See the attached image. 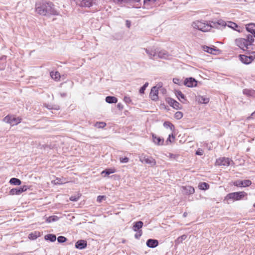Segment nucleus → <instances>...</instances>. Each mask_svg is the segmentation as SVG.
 I'll return each mask as SVG.
<instances>
[{
  "label": "nucleus",
  "instance_id": "38",
  "mask_svg": "<svg viewBox=\"0 0 255 255\" xmlns=\"http://www.w3.org/2000/svg\"><path fill=\"white\" fill-rule=\"evenodd\" d=\"M9 183L11 184L14 185H19L21 184V181L16 178H12L10 179Z\"/></svg>",
  "mask_w": 255,
  "mask_h": 255
},
{
  "label": "nucleus",
  "instance_id": "34",
  "mask_svg": "<svg viewBox=\"0 0 255 255\" xmlns=\"http://www.w3.org/2000/svg\"><path fill=\"white\" fill-rule=\"evenodd\" d=\"M243 93L249 96L255 97V91L250 89H245L243 91Z\"/></svg>",
  "mask_w": 255,
  "mask_h": 255
},
{
  "label": "nucleus",
  "instance_id": "57",
  "mask_svg": "<svg viewBox=\"0 0 255 255\" xmlns=\"http://www.w3.org/2000/svg\"><path fill=\"white\" fill-rule=\"evenodd\" d=\"M130 25V22L129 21L127 20V26L128 27H129Z\"/></svg>",
  "mask_w": 255,
  "mask_h": 255
},
{
  "label": "nucleus",
  "instance_id": "29",
  "mask_svg": "<svg viewBox=\"0 0 255 255\" xmlns=\"http://www.w3.org/2000/svg\"><path fill=\"white\" fill-rule=\"evenodd\" d=\"M105 100L107 103L109 104L116 103L118 102L117 98L114 96H107Z\"/></svg>",
  "mask_w": 255,
  "mask_h": 255
},
{
  "label": "nucleus",
  "instance_id": "33",
  "mask_svg": "<svg viewBox=\"0 0 255 255\" xmlns=\"http://www.w3.org/2000/svg\"><path fill=\"white\" fill-rule=\"evenodd\" d=\"M198 188L200 190H206L209 188V185L206 182H201L198 185Z\"/></svg>",
  "mask_w": 255,
  "mask_h": 255
},
{
  "label": "nucleus",
  "instance_id": "7",
  "mask_svg": "<svg viewBox=\"0 0 255 255\" xmlns=\"http://www.w3.org/2000/svg\"><path fill=\"white\" fill-rule=\"evenodd\" d=\"M252 184L251 180L249 179L241 180H237L233 182V185L239 187H247Z\"/></svg>",
  "mask_w": 255,
  "mask_h": 255
},
{
  "label": "nucleus",
  "instance_id": "23",
  "mask_svg": "<svg viewBox=\"0 0 255 255\" xmlns=\"http://www.w3.org/2000/svg\"><path fill=\"white\" fill-rule=\"evenodd\" d=\"M153 142L157 145H161L163 144L164 139L157 136L155 134H152Z\"/></svg>",
  "mask_w": 255,
  "mask_h": 255
},
{
  "label": "nucleus",
  "instance_id": "2",
  "mask_svg": "<svg viewBox=\"0 0 255 255\" xmlns=\"http://www.w3.org/2000/svg\"><path fill=\"white\" fill-rule=\"evenodd\" d=\"M192 26L194 28L197 29L203 32L208 31L210 30L211 28V24H209L208 23L200 21H196L192 23Z\"/></svg>",
  "mask_w": 255,
  "mask_h": 255
},
{
  "label": "nucleus",
  "instance_id": "48",
  "mask_svg": "<svg viewBox=\"0 0 255 255\" xmlns=\"http://www.w3.org/2000/svg\"><path fill=\"white\" fill-rule=\"evenodd\" d=\"M120 162L121 163H127V162H128L129 159H128V158L127 157H121L120 158Z\"/></svg>",
  "mask_w": 255,
  "mask_h": 255
},
{
  "label": "nucleus",
  "instance_id": "51",
  "mask_svg": "<svg viewBox=\"0 0 255 255\" xmlns=\"http://www.w3.org/2000/svg\"><path fill=\"white\" fill-rule=\"evenodd\" d=\"M203 153L204 152L202 149H198L196 152V154L198 155H202Z\"/></svg>",
  "mask_w": 255,
  "mask_h": 255
},
{
  "label": "nucleus",
  "instance_id": "26",
  "mask_svg": "<svg viewBox=\"0 0 255 255\" xmlns=\"http://www.w3.org/2000/svg\"><path fill=\"white\" fill-rule=\"evenodd\" d=\"M203 49L205 52H207L209 53L213 54H216L215 52L218 51V50L216 49L214 47H210L207 46H204L203 47Z\"/></svg>",
  "mask_w": 255,
  "mask_h": 255
},
{
  "label": "nucleus",
  "instance_id": "27",
  "mask_svg": "<svg viewBox=\"0 0 255 255\" xmlns=\"http://www.w3.org/2000/svg\"><path fill=\"white\" fill-rule=\"evenodd\" d=\"M187 238V235H183L180 237H179L175 241V247H177L179 244L182 243L183 241H184Z\"/></svg>",
  "mask_w": 255,
  "mask_h": 255
},
{
  "label": "nucleus",
  "instance_id": "46",
  "mask_svg": "<svg viewBox=\"0 0 255 255\" xmlns=\"http://www.w3.org/2000/svg\"><path fill=\"white\" fill-rule=\"evenodd\" d=\"M173 82L178 85H181L182 84V81L178 78H173Z\"/></svg>",
  "mask_w": 255,
  "mask_h": 255
},
{
  "label": "nucleus",
  "instance_id": "20",
  "mask_svg": "<svg viewBox=\"0 0 255 255\" xmlns=\"http://www.w3.org/2000/svg\"><path fill=\"white\" fill-rule=\"evenodd\" d=\"M182 192L187 195L192 194L195 192V189L190 186H183L182 187Z\"/></svg>",
  "mask_w": 255,
  "mask_h": 255
},
{
  "label": "nucleus",
  "instance_id": "22",
  "mask_svg": "<svg viewBox=\"0 0 255 255\" xmlns=\"http://www.w3.org/2000/svg\"><path fill=\"white\" fill-rule=\"evenodd\" d=\"M146 246L150 248H154L158 245V241L155 239H148L146 243Z\"/></svg>",
  "mask_w": 255,
  "mask_h": 255
},
{
  "label": "nucleus",
  "instance_id": "59",
  "mask_svg": "<svg viewBox=\"0 0 255 255\" xmlns=\"http://www.w3.org/2000/svg\"><path fill=\"white\" fill-rule=\"evenodd\" d=\"M148 82H146L142 86H143L145 88H146L148 86Z\"/></svg>",
  "mask_w": 255,
  "mask_h": 255
},
{
  "label": "nucleus",
  "instance_id": "41",
  "mask_svg": "<svg viewBox=\"0 0 255 255\" xmlns=\"http://www.w3.org/2000/svg\"><path fill=\"white\" fill-rule=\"evenodd\" d=\"M106 126L105 122H96L95 124V127L98 128H104Z\"/></svg>",
  "mask_w": 255,
  "mask_h": 255
},
{
  "label": "nucleus",
  "instance_id": "9",
  "mask_svg": "<svg viewBox=\"0 0 255 255\" xmlns=\"http://www.w3.org/2000/svg\"><path fill=\"white\" fill-rule=\"evenodd\" d=\"M21 119L19 118H15L11 116H7L3 119V121L5 123H9L11 125H17L20 123Z\"/></svg>",
  "mask_w": 255,
  "mask_h": 255
},
{
  "label": "nucleus",
  "instance_id": "10",
  "mask_svg": "<svg viewBox=\"0 0 255 255\" xmlns=\"http://www.w3.org/2000/svg\"><path fill=\"white\" fill-rule=\"evenodd\" d=\"M54 4L51 2H46V8L45 10H46V15L47 14H51V15H58V12L55 9L54 7Z\"/></svg>",
  "mask_w": 255,
  "mask_h": 255
},
{
  "label": "nucleus",
  "instance_id": "24",
  "mask_svg": "<svg viewBox=\"0 0 255 255\" xmlns=\"http://www.w3.org/2000/svg\"><path fill=\"white\" fill-rule=\"evenodd\" d=\"M196 101L200 104H207L209 102V98L203 96L196 97Z\"/></svg>",
  "mask_w": 255,
  "mask_h": 255
},
{
  "label": "nucleus",
  "instance_id": "14",
  "mask_svg": "<svg viewBox=\"0 0 255 255\" xmlns=\"http://www.w3.org/2000/svg\"><path fill=\"white\" fill-rule=\"evenodd\" d=\"M246 28L247 31L249 33H250L252 34H251L249 33L248 34H246V35L250 36H252V37L253 36H254L253 37V39H255V24L254 23L248 24L246 25Z\"/></svg>",
  "mask_w": 255,
  "mask_h": 255
},
{
  "label": "nucleus",
  "instance_id": "56",
  "mask_svg": "<svg viewBox=\"0 0 255 255\" xmlns=\"http://www.w3.org/2000/svg\"><path fill=\"white\" fill-rule=\"evenodd\" d=\"M60 95L61 97H65L67 95L66 93H60Z\"/></svg>",
  "mask_w": 255,
  "mask_h": 255
},
{
  "label": "nucleus",
  "instance_id": "45",
  "mask_svg": "<svg viewBox=\"0 0 255 255\" xmlns=\"http://www.w3.org/2000/svg\"><path fill=\"white\" fill-rule=\"evenodd\" d=\"M46 107L48 109H54L55 110H58L60 109L59 106L57 105L52 106L48 105L46 106Z\"/></svg>",
  "mask_w": 255,
  "mask_h": 255
},
{
  "label": "nucleus",
  "instance_id": "52",
  "mask_svg": "<svg viewBox=\"0 0 255 255\" xmlns=\"http://www.w3.org/2000/svg\"><path fill=\"white\" fill-rule=\"evenodd\" d=\"M142 235L141 230H140L138 232V233L135 234L134 237L136 239H138Z\"/></svg>",
  "mask_w": 255,
  "mask_h": 255
},
{
  "label": "nucleus",
  "instance_id": "19",
  "mask_svg": "<svg viewBox=\"0 0 255 255\" xmlns=\"http://www.w3.org/2000/svg\"><path fill=\"white\" fill-rule=\"evenodd\" d=\"M87 246V242L84 240H79L75 243V248L77 249L83 250Z\"/></svg>",
  "mask_w": 255,
  "mask_h": 255
},
{
  "label": "nucleus",
  "instance_id": "62",
  "mask_svg": "<svg viewBox=\"0 0 255 255\" xmlns=\"http://www.w3.org/2000/svg\"><path fill=\"white\" fill-rule=\"evenodd\" d=\"M253 206L255 208V204H254Z\"/></svg>",
  "mask_w": 255,
  "mask_h": 255
},
{
  "label": "nucleus",
  "instance_id": "4",
  "mask_svg": "<svg viewBox=\"0 0 255 255\" xmlns=\"http://www.w3.org/2000/svg\"><path fill=\"white\" fill-rule=\"evenodd\" d=\"M77 5L81 7L89 8L94 4L96 2L93 0H74Z\"/></svg>",
  "mask_w": 255,
  "mask_h": 255
},
{
  "label": "nucleus",
  "instance_id": "18",
  "mask_svg": "<svg viewBox=\"0 0 255 255\" xmlns=\"http://www.w3.org/2000/svg\"><path fill=\"white\" fill-rule=\"evenodd\" d=\"M211 28L215 27L217 29H220L222 27L227 26V23L225 21L220 19L219 20H218L217 21L212 22V23H211Z\"/></svg>",
  "mask_w": 255,
  "mask_h": 255
},
{
  "label": "nucleus",
  "instance_id": "17",
  "mask_svg": "<svg viewBox=\"0 0 255 255\" xmlns=\"http://www.w3.org/2000/svg\"><path fill=\"white\" fill-rule=\"evenodd\" d=\"M169 56L168 52L165 50H159L157 48V58L167 59Z\"/></svg>",
  "mask_w": 255,
  "mask_h": 255
},
{
  "label": "nucleus",
  "instance_id": "28",
  "mask_svg": "<svg viewBox=\"0 0 255 255\" xmlns=\"http://www.w3.org/2000/svg\"><path fill=\"white\" fill-rule=\"evenodd\" d=\"M228 27L232 28L237 31L240 32V30L238 29L239 26L235 22L232 21H228L227 23Z\"/></svg>",
  "mask_w": 255,
  "mask_h": 255
},
{
  "label": "nucleus",
  "instance_id": "54",
  "mask_svg": "<svg viewBox=\"0 0 255 255\" xmlns=\"http://www.w3.org/2000/svg\"><path fill=\"white\" fill-rule=\"evenodd\" d=\"M117 108H118L119 110H123V108H124V106L123 105V104H121V103H119V104H118V105H117Z\"/></svg>",
  "mask_w": 255,
  "mask_h": 255
},
{
  "label": "nucleus",
  "instance_id": "35",
  "mask_svg": "<svg viewBox=\"0 0 255 255\" xmlns=\"http://www.w3.org/2000/svg\"><path fill=\"white\" fill-rule=\"evenodd\" d=\"M50 76L52 79L56 81H58L60 77V73L58 72L52 71L50 72Z\"/></svg>",
  "mask_w": 255,
  "mask_h": 255
},
{
  "label": "nucleus",
  "instance_id": "39",
  "mask_svg": "<svg viewBox=\"0 0 255 255\" xmlns=\"http://www.w3.org/2000/svg\"><path fill=\"white\" fill-rule=\"evenodd\" d=\"M59 220V217L57 216H51L47 217L46 220L47 223H51L53 222L57 221Z\"/></svg>",
  "mask_w": 255,
  "mask_h": 255
},
{
  "label": "nucleus",
  "instance_id": "44",
  "mask_svg": "<svg viewBox=\"0 0 255 255\" xmlns=\"http://www.w3.org/2000/svg\"><path fill=\"white\" fill-rule=\"evenodd\" d=\"M80 196L79 194L71 196L70 197V200L72 201H77L79 199Z\"/></svg>",
  "mask_w": 255,
  "mask_h": 255
},
{
  "label": "nucleus",
  "instance_id": "31",
  "mask_svg": "<svg viewBox=\"0 0 255 255\" xmlns=\"http://www.w3.org/2000/svg\"><path fill=\"white\" fill-rule=\"evenodd\" d=\"M113 1L118 4H122L123 3H128L131 2H138L140 0H113Z\"/></svg>",
  "mask_w": 255,
  "mask_h": 255
},
{
  "label": "nucleus",
  "instance_id": "16",
  "mask_svg": "<svg viewBox=\"0 0 255 255\" xmlns=\"http://www.w3.org/2000/svg\"><path fill=\"white\" fill-rule=\"evenodd\" d=\"M231 159L229 158L221 157L216 160V164L218 165L229 166L230 164Z\"/></svg>",
  "mask_w": 255,
  "mask_h": 255
},
{
  "label": "nucleus",
  "instance_id": "15",
  "mask_svg": "<svg viewBox=\"0 0 255 255\" xmlns=\"http://www.w3.org/2000/svg\"><path fill=\"white\" fill-rule=\"evenodd\" d=\"M158 88L156 86L153 87L150 91L149 97L153 101H156L158 99Z\"/></svg>",
  "mask_w": 255,
  "mask_h": 255
},
{
  "label": "nucleus",
  "instance_id": "5",
  "mask_svg": "<svg viewBox=\"0 0 255 255\" xmlns=\"http://www.w3.org/2000/svg\"><path fill=\"white\" fill-rule=\"evenodd\" d=\"M139 160L142 163L149 164L151 166H154L156 163L155 160L152 157H149L143 154L139 156Z\"/></svg>",
  "mask_w": 255,
  "mask_h": 255
},
{
  "label": "nucleus",
  "instance_id": "6",
  "mask_svg": "<svg viewBox=\"0 0 255 255\" xmlns=\"http://www.w3.org/2000/svg\"><path fill=\"white\" fill-rule=\"evenodd\" d=\"M143 50L145 51L149 59L152 60L156 59L157 48L153 46L148 48H144Z\"/></svg>",
  "mask_w": 255,
  "mask_h": 255
},
{
  "label": "nucleus",
  "instance_id": "40",
  "mask_svg": "<svg viewBox=\"0 0 255 255\" xmlns=\"http://www.w3.org/2000/svg\"><path fill=\"white\" fill-rule=\"evenodd\" d=\"M175 94L179 100L181 101L180 99L186 100L184 95L180 91H176Z\"/></svg>",
  "mask_w": 255,
  "mask_h": 255
},
{
  "label": "nucleus",
  "instance_id": "11",
  "mask_svg": "<svg viewBox=\"0 0 255 255\" xmlns=\"http://www.w3.org/2000/svg\"><path fill=\"white\" fill-rule=\"evenodd\" d=\"M252 53L254 54V56L252 55L246 56L245 55H240V60L245 64H249L251 63L255 57V52H253Z\"/></svg>",
  "mask_w": 255,
  "mask_h": 255
},
{
  "label": "nucleus",
  "instance_id": "49",
  "mask_svg": "<svg viewBox=\"0 0 255 255\" xmlns=\"http://www.w3.org/2000/svg\"><path fill=\"white\" fill-rule=\"evenodd\" d=\"M124 100L127 104H129L131 102V100L129 97L125 96Z\"/></svg>",
  "mask_w": 255,
  "mask_h": 255
},
{
  "label": "nucleus",
  "instance_id": "55",
  "mask_svg": "<svg viewBox=\"0 0 255 255\" xmlns=\"http://www.w3.org/2000/svg\"><path fill=\"white\" fill-rule=\"evenodd\" d=\"M29 238H31V239H35L36 238V236H33V234H29Z\"/></svg>",
  "mask_w": 255,
  "mask_h": 255
},
{
  "label": "nucleus",
  "instance_id": "13",
  "mask_svg": "<svg viewBox=\"0 0 255 255\" xmlns=\"http://www.w3.org/2000/svg\"><path fill=\"white\" fill-rule=\"evenodd\" d=\"M27 187L26 186L24 185L20 187L12 188L9 191V194L12 195H18L21 194L22 192L26 191Z\"/></svg>",
  "mask_w": 255,
  "mask_h": 255
},
{
  "label": "nucleus",
  "instance_id": "12",
  "mask_svg": "<svg viewBox=\"0 0 255 255\" xmlns=\"http://www.w3.org/2000/svg\"><path fill=\"white\" fill-rule=\"evenodd\" d=\"M197 81L194 78H187L185 79L183 83L188 87H195L197 85Z\"/></svg>",
  "mask_w": 255,
  "mask_h": 255
},
{
  "label": "nucleus",
  "instance_id": "37",
  "mask_svg": "<svg viewBox=\"0 0 255 255\" xmlns=\"http://www.w3.org/2000/svg\"><path fill=\"white\" fill-rule=\"evenodd\" d=\"M115 169L112 168L106 169L102 172V174H105L104 176H108L110 174L115 172Z\"/></svg>",
  "mask_w": 255,
  "mask_h": 255
},
{
  "label": "nucleus",
  "instance_id": "30",
  "mask_svg": "<svg viewBox=\"0 0 255 255\" xmlns=\"http://www.w3.org/2000/svg\"><path fill=\"white\" fill-rule=\"evenodd\" d=\"M157 0H144V6L148 8L149 6H152Z\"/></svg>",
  "mask_w": 255,
  "mask_h": 255
},
{
  "label": "nucleus",
  "instance_id": "60",
  "mask_svg": "<svg viewBox=\"0 0 255 255\" xmlns=\"http://www.w3.org/2000/svg\"><path fill=\"white\" fill-rule=\"evenodd\" d=\"M252 116L255 117V112L252 113Z\"/></svg>",
  "mask_w": 255,
  "mask_h": 255
},
{
  "label": "nucleus",
  "instance_id": "32",
  "mask_svg": "<svg viewBox=\"0 0 255 255\" xmlns=\"http://www.w3.org/2000/svg\"><path fill=\"white\" fill-rule=\"evenodd\" d=\"M44 238L46 240H49L50 242H53L56 240V236L54 234H47L45 236Z\"/></svg>",
  "mask_w": 255,
  "mask_h": 255
},
{
  "label": "nucleus",
  "instance_id": "36",
  "mask_svg": "<svg viewBox=\"0 0 255 255\" xmlns=\"http://www.w3.org/2000/svg\"><path fill=\"white\" fill-rule=\"evenodd\" d=\"M163 126L164 128H169L171 131H173L174 129V125L170 122L166 121L163 123Z\"/></svg>",
  "mask_w": 255,
  "mask_h": 255
},
{
  "label": "nucleus",
  "instance_id": "50",
  "mask_svg": "<svg viewBox=\"0 0 255 255\" xmlns=\"http://www.w3.org/2000/svg\"><path fill=\"white\" fill-rule=\"evenodd\" d=\"M171 137H172L174 139L175 138V135H174L173 134L169 135L166 141L167 144H168V142H172V141L171 140Z\"/></svg>",
  "mask_w": 255,
  "mask_h": 255
},
{
  "label": "nucleus",
  "instance_id": "61",
  "mask_svg": "<svg viewBox=\"0 0 255 255\" xmlns=\"http://www.w3.org/2000/svg\"><path fill=\"white\" fill-rule=\"evenodd\" d=\"M184 217H185V216H186V213H184Z\"/></svg>",
  "mask_w": 255,
  "mask_h": 255
},
{
  "label": "nucleus",
  "instance_id": "47",
  "mask_svg": "<svg viewBox=\"0 0 255 255\" xmlns=\"http://www.w3.org/2000/svg\"><path fill=\"white\" fill-rule=\"evenodd\" d=\"M106 197L105 196H101V195H99L97 197V202H99V203H101L102 202V201L103 200H105L106 199Z\"/></svg>",
  "mask_w": 255,
  "mask_h": 255
},
{
  "label": "nucleus",
  "instance_id": "21",
  "mask_svg": "<svg viewBox=\"0 0 255 255\" xmlns=\"http://www.w3.org/2000/svg\"><path fill=\"white\" fill-rule=\"evenodd\" d=\"M168 102L170 106L172 107L174 109L176 110L181 109V105L176 100L170 98Z\"/></svg>",
  "mask_w": 255,
  "mask_h": 255
},
{
  "label": "nucleus",
  "instance_id": "58",
  "mask_svg": "<svg viewBox=\"0 0 255 255\" xmlns=\"http://www.w3.org/2000/svg\"><path fill=\"white\" fill-rule=\"evenodd\" d=\"M59 180L58 179H57L56 180H55L54 183L55 184H60V183H59Z\"/></svg>",
  "mask_w": 255,
  "mask_h": 255
},
{
  "label": "nucleus",
  "instance_id": "25",
  "mask_svg": "<svg viewBox=\"0 0 255 255\" xmlns=\"http://www.w3.org/2000/svg\"><path fill=\"white\" fill-rule=\"evenodd\" d=\"M143 225V222L140 221L135 222L133 226V230L135 232H138L141 230L140 229L142 227Z\"/></svg>",
  "mask_w": 255,
  "mask_h": 255
},
{
  "label": "nucleus",
  "instance_id": "43",
  "mask_svg": "<svg viewBox=\"0 0 255 255\" xmlns=\"http://www.w3.org/2000/svg\"><path fill=\"white\" fill-rule=\"evenodd\" d=\"M57 241L59 243H63L67 241V238L64 236H59L57 238Z\"/></svg>",
  "mask_w": 255,
  "mask_h": 255
},
{
  "label": "nucleus",
  "instance_id": "1",
  "mask_svg": "<svg viewBox=\"0 0 255 255\" xmlns=\"http://www.w3.org/2000/svg\"><path fill=\"white\" fill-rule=\"evenodd\" d=\"M254 36H245V38H240L235 40V43L237 46H239L244 51L248 50L250 49V47L253 45L254 41L253 37Z\"/></svg>",
  "mask_w": 255,
  "mask_h": 255
},
{
  "label": "nucleus",
  "instance_id": "8",
  "mask_svg": "<svg viewBox=\"0 0 255 255\" xmlns=\"http://www.w3.org/2000/svg\"><path fill=\"white\" fill-rule=\"evenodd\" d=\"M46 2H43L41 3H36L35 10L39 14L42 15H46Z\"/></svg>",
  "mask_w": 255,
  "mask_h": 255
},
{
  "label": "nucleus",
  "instance_id": "42",
  "mask_svg": "<svg viewBox=\"0 0 255 255\" xmlns=\"http://www.w3.org/2000/svg\"><path fill=\"white\" fill-rule=\"evenodd\" d=\"M183 113L181 112H177L174 115V117L177 120H180L183 117Z\"/></svg>",
  "mask_w": 255,
  "mask_h": 255
},
{
  "label": "nucleus",
  "instance_id": "3",
  "mask_svg": "<svg viewBox=\"0 0 255 255\" xmlns=\"http://www.w3.org/2000/svg\"><path fill=\"white\" fill-rule=\"evenodd\" d=\"M247 195V194L244 191L233 192L227 194L225 197V199L238 201L241 200Z\"/></svg>",
  "mask_w": 255,
  "mask_h": 255
},
{
  "label": "nucleus",
  "instance_id": "53",
  "mask_svg": "<svg viewBox=\"0 0 255 255\" xmlns=\"http://www.w3.org/2000/svg\"><path fill=\"white\" fill-rule=\"evenodd\" d=\"M145 89L146 88L142 86L139 89V93L141 94H143L144 93V91L145 90Z\"/></svg>",
  "mask_w": 255,
  "mask_h": 255
}]
</instances>
